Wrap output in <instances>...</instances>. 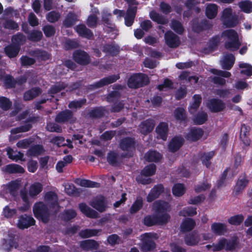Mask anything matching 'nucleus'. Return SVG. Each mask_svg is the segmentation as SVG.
Instances as JSON below:
<instances>
[{
	"label": "nucleus",
	"instance_id": "1",
	"mask_svg": "<svg viewBox=\"0 0 252 252\" xmlns=\"http://www.w3.org/2000/svg\"><path fill=\"white\" fill-rule=\"evenodd\" d=\"M44 200L46 205L42 202L36 203L34 206L33 213L35 217L46 222L50 213L57 212L59 206L57 194L54 191L46 192L45 194Z\"/></svg>",
	"mask_w": 252,
	"mask_h": 252
},
{
	"label": "nucleus",
	"instance_id": "2",
	"mask_svg": "<svg viewBox=\"0 0 252 252\" xmlns=\"http://www.w3.org/2000/svg\"><path fill=\"white\" fill-rule=\"evenodd\" d=\"M153 209L156 213V215L148 216L144 218V223L146 225L162 224L169 221L170 216L166 213L170 209V206L168 203L161 200L157 201L153 203Z\"/></svg>",
	"mask_w": 252,
	"mask_h": 252
},
{
	"label": "nucleus",
	"instance_id": "3",
	"mask_svg": "<svg viewBox=\"0 0 252 252\" xmlns=\"http://www.w3.org/2000/svg\"><path fill=\"white\" fill-rule=\"evenodd\" d=\"M221 36L225 40L224 46L230 51L237 50L241 45L237 33L233 30H227L222 32Z\"/></svg>",
	"mask_w": 252,
	"mask_h": 252
},
{
	"label": "nucleus",
	"instance_id": "4",
	"mask_svg": "<svg viewBox=\"0 0 252 252\" xmlns=\"http://www.w3.org/2000/svg\"><path fill=\"white\" fill-rule=\"evenodd\" d=\"M158 236L155 233H146L141 236L142 243L140 245L141 250L144 252L151 251L156 247L155 240L157 239Z\"/></svg>",
	"mask_w": 252,
	"mask_h": 252
},
{
	"label": "nucleus",
	"instance_id": "5",
	"mask_svg": "<svg viewBox=\"0 0 252 252\" xmlns=\"http://www.w3.org/2000/svg\"><path fill=\"white\" fill-rule=\"evenodd\" d=\"M220 20L227 28L234 27L238 23L237 17L231 8H226L223 10Z\"/></svg>",
	"mask_w": 252,
	"mask_h": 252
},
{
	"label": "nucleus",
	"instance_id": "6",
	"mask_svg": "<svg viewBox=\"0 0 252 252\" xmlns=\"http://www.w3.org/2000/svg\"><path fill=\"white\" fill-rule=\"evenodd\" d=\"M149 82L148 76L142 73L132 75L128 79L127 85L131 88H139L147 85Z\"/></svg>",
	"mask_w": 252,
	"mask_h": 252
},
{
	"label": "nucleus",
	"instance_id": "7",
	"mask_svg": "<svg viewBox=\"0 0 252 252\" xmlns=\"http://www.w3.org/2000/svg\"><path fill=\"white\" fill-rule=\"evenodd\" d=\"M206 106L209 110L214 113L223 111L225 108V103L220 99L212 98L206 102Z\"/></svg>",
	"mask_w": 252,
	"mask_h": 252
},
{
	"label": "nucleus",
	"instance_id": "8",
	"mask_svg": "<svg viewBox=\"0 0 252 252\" xmlns=\"http://www.w3.org/2000/svg\"><path fill=\"white\" fill-rule=\"evenodd\" d=\"M27 187L21 191V196L24 202L23 206L19 207V210L22 212H25L30 208V205L29 202V196H32L31 185H26Z\"/></svg>",
	"mask_w": 252,
	"mask_h": 252
},
{
	"label": "nucleus",
	"instance_id": "9",
	"mask_svg": "<svg viewBox=\"0 0 252 252\" xmlns=\"http://www.w3.org/2000/svg\"><path fill=\"white\" fill-rule=\"evenodd\" d=\"M111 14L107 12L103 11L102 15V20L105 24L104 30L108 32H112V34L114 35L112 38H115L117 33V30L115 29V26L114 24L111 23L110 18Z\"/></svg>",
	"mask_w": 252,
	"mask_h": 252
},
{
	"label": "nucleus",
	"instance_id": "10",
	"mask_svg": "<svg viewBox=\"0 0 252 252\" xmlns=\"http://www.w3.org/2000/svg\"><path fill=\"white\" fill-rule=\"evenodd\" d=\"M164 39L166 44L170 48H176L180 44L179 37L171 31L165 33Z\"/></svg>",
	"mask_w": 252,
	"mask_h": 252
},
{
	"label": "nucleus",
	"instance_id": "11",
	"mask_svg": "<svg viewBox=\"0 0 252 252\" xmlns=\"http://www.w3.org/2000/svg\"><path fill=\"white\" fill-rule=\"evenodd\" d=\"M74 61L79 64L86 65L90 62V59L88 54L82 50H76L73 53Z\"/></svg>",
	"mask_w": 252,
	"mask_h": 252
},
{
	"label": "nucleus",
	"instance_id": "12",
	"mask_svg": "<svg viewBox=\"0 0 252 252\" xmlns=\"http://www.w3.org/2000/svg\"><path fill=\"white\" fill-rule=\"evenodd\" d=\"M20 185V181L15 180L12 181L2 187L3 191L5 193L9 192L12 196H15L17 194Z\"/></svg>",
	"mask_w": 252,
	"mask_h": 252
},
{
	"label": "nucleus",
	"instance_id": "13",
	"mask_svg": "<svg viewBox=\"0 0 252 252\" xmlns=\"http://www.w3.org/2000/svg\"><path fill=\"white\" fill-rule=\"evenodd\" d=\"M118 75H113L101 79L98 82L92 85L94 89L101 88L104 86L109 85L116 81L119 79Z\"/></svg>",
	"mask_w": 252,
	"mask_h": 252
},
{
	"label": "nucleus",
	"instance_id": "14",
	"mask_svg": "<svg viewBox=\"0 0 252 252\" xmlns=\"http://www.w3.org/2000/svg\"><path fill=\"white\" fill-rule=\"evenodd\" d=\"M163 191V187L162 185L155 186L151 190L147 196V201L151 202L157 198Z\"/></svg>",
	"mask_w": 252,
	"mask_h": 252
},
{
	"label": "nucleus",
	"instance_id": "15",
	"mask_svg": "<svg viewBox=\"0 0 252 252\" xmlns=\"http://www.w3.org/2000/svg\"><path fill=\"white\" fill-rule=\"evenodd\" d=\"M235 62V57L232 54L224 55L220 61V64L222 68L229 70Z\"/></svg>",
	"mask_w": 252,
	"mask_h": 252
},
{
	"label": "nucleus",
	"instance_id": "16",
	"mask_svg": "<svg viewBox=\"0 0 252 252\" xmlns=\"http://www.w3.org/2000/svg\"><path fill=\"white\" fill-rule=\"evenodd\" d=\"M91 205L99 212H103L106 208L104 198L102 196L96 197L91 203Z\"/></svg>",
	"mask_w": 252,
	"mask_h": 252
},
{
	"label": "nucleus",
	"instance_id": "17",
	"mask_svg": "<svg viewBox=\"0 0 252 252\" xmlns=\"http://www.w3.org/2000/svg\"><path fill=\"white\" fill-rule=\"evenodd\" d=\"M204 131L200 128H192L187 134L186 138L191 141H195L199 139L203 135Z\"/></svg>",
	"mask_w": 252,
	"mask_h": 252
},
{
	"label": "nucleus",
	"instance_id": "18",
	"mask_svg": "<svg viewBox=\"0 0 252 252\" xmlns=\"http://www.w3.org/2000/svg\"><path fill=\"white\" fill-rule=\"evenodd\" d=\"M156 130L158 138L159 137L164 141L166 140L168 131L167 123L164 122L160 123L157 127Z\"/></svg>",
	"mask_w": 252,
	"mask_h": 252
},
{
	"label": "nucleus",
	"instance_id": "19",
	"mask_svg": "<svg viewBox=\"0 0 252 252\" xmlns=\"http://www.w3.org/2000/svg\"><path fill=\"white\" fill-rule=\"evenodd\" d=\"M137 10L136 6L129 7L127 10L126 14L125 16V24L127 26H131L134 21Z\"/></svg>",
	"mask_w": 252,
	"mask_h": 252
},
{
	"label": "nucleus",
	"instance_id": "20",
	"mask_svg": "<svg viewBox=\"0 0 252 252\" xmlns=\"http://www.w3.org/2000/svg\"><path fill=\"white\" fill-rule=\"evenodd\" d=\"M79 208L81 212L89 218H96L98 217V213L85 203L79 204Z\"/></svg>",
	"mask_w": 252,
	"mask_h": 252
},
{
	"label": "nucleus",
	"instance_id": "21",
	"mask_svg": "<svg viewBox=\"0 0 252 252\" xmlns=\"http://www.w3.org/2000/svg\"><path fill=\"white\" fill-rule=\"evenodd\" d=\"M32 224V218L26 215L21 216L18 220L17 225L21 229L28 228Z\"/></svg>",
	"mask_w": 252,
	"mask_h": 252
},
{
	"label": "nucleus",
	"instance_id": "22",
	"mask_svg": "<svg viewBox=\"0 0 252 252\" xmlns=\"http://www.w3.org/2000/svg\"><path fill=\"white\" fill-rule=\"evenodd\" d=\"M8 240L3 239L1 240L0 249L4 251H9L11 248H17L18 246V244L13 241L12 239V236Z\"/></svg>",
	"mask_w": 252,
	"mask_h": 252
},
{
	"label": "nucleus",
	"instance_id": "23",
	"mask_svg": "<svg viewBox=\"0 0 252 252\" xmlns=\"http://www.w3.org/2000/svg\"><path fill=\"white\" fill-rule=\"evenodd\" d=\"M155 126L154 121L149 120L143 122L139 126L140 132L143 134H146L151 132Z\"/></svg>",
	"mask_w": 252,
	"mask_h": 252
},
{
	"label": "nucleus",
	"instance_id": "24",
	"mask_svg": "<svg viewBox=\"0 0 252 252\" xmlns=\"http://www.w3.org/2000/svg\"><path fill=\"white\" fill-rule=\"evenodd\" d=\"M184 139L180 136L173 138L169 143L168 147L170 151L174 152L178 150L183 145Z\"/></svg>",
	"mask_w": 252,
	"mask_h": 252
},
{
	"label": "nucleus",
	"instance_id": "25",
	"mask_svg": "<svg viewBox=\"0 0 252 252\" xmlns=\"http://www.w3.org/2000/svg\"><path fill=\"white\" fill-rule=\"evenodd\" d=\"M50 142L58 147L67 146L69 148H73V145L71 144V141L67 139L65 142V139L63 137L57 136L53 137L51 139Z\"/></svg>",
	"mask_w": 252,
	"mask_h": 252
},
{
	"label": "nucleus",
	"instance_id": "26",
	"mask_svg": "<svg viewBox=\"0 0 252 252\" xmlns=\"http://www.w3.org/2000/svg\"><path fill=\"white\" fill-rule=\"evenodd\" d=\"M2 170L8 173H22L24 172L22 167L16 164L7 165L2 168Z\"/></svg>",
	"mask_w": 252,
	"mask_h": 252
},
{
	"label": "nucleus",
	"instance_id": "27",
	"mask_svg": "<svg viewBox=\"0 0 252 252\" xmlns=\"http://www.w3.org/2000/svg\"><path fill=\"white\" fill-rule=\"evenodd\" d=\"M72 117L71 112L66 110L59 114L56 118V121L59 123H63L68 121L71 122L73 121V120H71Z\"/></svg>",
	"mask_w": 252,
	"mask_h": 252
},
{
	"label": "nucleus",
	"instance_id": "28",
	"mask_svg": "<svg viewBox=\"0 0 252 252\" xmlns=\"http://www.w3.org/2000/svg\"><path fill=\"white\" fill-rule=\"evenodd\" d=\"M75 29L77 33L83 37L90 38L93 36V32L84 25H78Z\"/></svg>",
	"mask_w": 252,
	"mask_h": 252
},
{
	"label": "nucleus",
	"instance_id": "29",
	"mask_svg": "<svg viewBox=\"0 0 252 252\" xmlns=\"http://www.w3.org/2000/svg\"><path fill=\"white\" fill-rule=\"evenodd\" d=\"M77 185L86 188H98L99 184L88 180L77 179L75 180Z\"/></svg>",
	"mask_w": 252,
	"mask_h": 252
},
{
	"label": "nucleus",
	"instance_id": "30",
	"mask_svg": "<svg viewBox=\"0 0 252 252\" xmlns=\"http://www.w3.org/2000/svg\"><path fill=\"white\" fill-rule=\"evenodd\" d=\"M4 51L8 57L10 58H14L18 55L19 51V47L12 44L5 47Z\"/></svg>",
	"mask_w": 252,
	"mask_h": 252
},
{
	"label": "nucleus",
	"instance_id": "31",
	"mask_svg": "<svg viewBox=\"0 0 252 252\" xmlns=\"http://www.w3.org/2000/svg\"><path fill=\"white\" fill-rule=\"evenodd\" d=\"M211 228L213 233L218 235H223L226 232V226L222 223H214L212 224Z\"/></svg>",
	"mask_w": 252,
	"mask_h": 252
},
{
	"label": "nucleus",
	"instance_id": "32",
	"mask_svg": "<svg viewBox=\"0 0 252 252\" xmlns=\"http://www.w3.org/2000/svg\"><path fill=\"white\" fill-rule=\"evenodd\" d=\"M8 158L15 161H18V160H22L24 154L17 151H14L12 149L8 148L6 150Z\"/></svg>",
	"mask_w": 252,
	"mask_h": 252
},
{
	"label": "nucleus",
	"instance_id": "33",
	"mask_svg": "<svg viewBox=\"0 0 252 252\" xmlns=\"http://www.w3.org/2000/svg\"><path fill=\"white\" fill-rule=\"evenodd\" d=\"M78 15L74 12H69L63 21V25L66 27H71L78 20Z\"/></svg>",
	"mask_w": 252,
	"mask_h": 252
},
{
	"label": "nucleus",
	"instance_id": "34",
	"mask_svg": "<svg viewBox=\"0 0 252 252\" xmlns=\"http://www.w3.org/2000/svg\"><path fill=\"white\" fill-rule=\"evenodd\" d=\"M195 225V221L192 219H187L181 225V230L184 232H188L191 230Z\"/></svg>",
	"mask_w": 252,
	"mask_h": 252
},
{
	"label": "nucleus",
	"instance_id": "35",
	"mask_svg": "<svg viewBox=\"0 0 252 252\" xmlns=\"http://www.w3.org/2000/svg\"><path fill=\"white\" fill-rule=\"evenodd\" d=\"M218 6L215 4H208L206 9V15L209 19L214 18L218 13Z\"/></svg>",
	"mask_w": 252,
	"mask_h": 252
},
{
	"label": "nucleus",
	"instance_id": "36",
	"mask_svg": "<svg viewBox=\"0 0 252 252\" xmlns=\"http://www.w3.org/2000/svg\"><path fill=\"white\" fill-rule=\"evenodd\" d=\"M0 27L11 30H16L18 28L17 24L13 21L4 20L3 18H0Z\"/></svg>",
	"mask_w": 252,
	"mask_h": 252
},
{
	"label": "nucleus",
	"instance_id": "37",
	"mask_svg": "<svg viewBox=\"0 0 252 252\" xmlns=\"http://www.w3.org/2000/svg\"><path fill=\"white\" fill-rule=\"evenodd\" d=\"M238 5L241 10L246 13L252 12V1L250 0L241 1L238 3Z\"/></svg>",
	"mask_w": 252,
	"mask_h": 252
},
{
	"label": "nucleus",
	"instance_id": "38",
	"mask_svg": "<svg viewBox=\"0 0 252 252\" xmlns=\"http://www.w3.org/2000/svg\"><path fill=\"white\" fill-rule=\"evenodd\" d=\"M200 242L199 236L196 233L190 234L185 238L186 244L189 246H193Z\"/></svg>",
	"mask_w": 252,
	"mask_h": 252
},
{
	"label": "nucleus",
	"instance_id": "39",
	"mask_svg": "<svg viewBox=\"0 0 252 252\" xmlns=\"http://www.w3.org/2000/svg\"><path fill=\"white\" fill-rule=\"evenodd\" d=\"M150 18L158 24H165L168 22V19L160 15L156 11H153L150 13Z\"/></svg>",
	"mask_w": 252,
	"mask_h": 252
},
{
	"label": "nucleus",
	"instance_id": "40",
	"mask_svg": "<svg viewBox=\"0 0 252 252\" xmlns=\"http://www.w3.org/2000/svg\"><path fill=\"white\" fill-rule=\"evenodd\" d=\"M143 202L142 198L140 196L137 197L129 209L130 213L135 214L140 210L143 206Z\"/></svg>",
	"mask_w": 252,
	"mask_h": 252
},
{
	"label": "nucleus",
	"instance_id": "41",
	"mask_svg": "<svg viewBox=\"0 0 252 252\" xmlns=\"http://www.w3.org/2000/svg\"><path fill=\"white\" fill-rule=\"evenodd\" d=\"M80 246L86 250L96 249L98 246V244L94 240H87L81 242Z\"/></svg>",
	"mask_w": 252,
	"mask_h": 252
},
{
	"label": "nucleus",
	"instance_id": "42",
	"mask_svg": "<svg viewBox=\"0 0 252 252\" xmlns=\"http://www.w3.org/2000/svg\"><path fill=\"white\" fill-rule=\"evenodd\" d=\"M193 102L189 107V111L191 114L195 112L201 102L202 99L200 95L195 94L193 96Z\"/></svg>",
	"mask_w": 252,
	"mask_h": 252
},
{
	"label": "nucleus",
	"instance_id": "43",
	"mask_svg": "<svg viewBox=\"0 0 252 252\" xmlns=\"http://www.w3.org/2000/svg\"><path fill=\"white\" fill-rule=\"evenodd\" d=\"M134 147V141L132 138H125L123 139L120 143V147L124 151H128Z\"/></svg>",
	"mask_w": 252,
	"mask_h": 252
},
{
	"label": "nucleus",
	"instance_id": "44",
	"mask_svg": "<svg viewBox=\"0 0 252 252\" xmlns=\"http://www.w3.org/2000/svg\"><path fill=\"white\" fill-rule=\"evenodd\" d=\"M146 159L149 161H158L161 158V155L155 151L148 152L145 156Z\"/></svg>",
	"mask_w": 252,
	"mask_h": 252
},
{
	"label": "nucleus",
	"instance_id": "45",
	"mask_svg": "<svg viewBox=\"0 0 252 252\" xmlns=\"http://www.w3.org/2000/svg\"><path fill=\"white\" fill-rule=\"evenodd\" d=\"M100 232V230L86 229L81 231L79 235L82 238H88L97 235Z\"/></svg>",
	"mask_w": 252,
	"mask_h": 252
},
{
	"label": "nucleus",
	"instance_id": "46",
	"mask_svg": "<svg viewBox=\"0 0 252 252\" xmlns=\"http://www.w3.org/2000/svg\"><path fill=\"white\" fill-rule=\"evenodd\" d=\"M227 242V240L225 239H220L218 244L216 245H207L206 247L208 249L212 248L213 251H220L221 250L223 249H225L226 247V243Z\"/></svg>",
	"mask_w": 252,
	"mask_h": 252
},
{
	"label": "nucleus",
	"instance_id": "47",
	"mask_svg": "<svg viewBox=\"0 0 252 252\" xmlns=\"http://www.w3.org/2000/svg\"><path fill=\"white\" fill-rule=\"evenodd\" d=\"M186 191L185 187L183 184H175L172 188L173 194L176 196H181L183 195Z\"/></svg>",
	"mask_w": 252,
	"mask_h": 252
},
{
	"label": "nucleus",
	"instance_id": "48",
	"mask_svg": "<svg viewBox=\"0 0 252 252\" xmlns=\"http://www.w3.org/2000/svg\"><path fill=\"white\" fill-rule=\"evenodd\" d=\"M156 166L154 164H151L146 166L141 171L143 175L146 177L153 175L156 172Z\"/></svg>",
	"mask_w": 252,
	"mask_h": 252
},
{
	"label": "nucleus",
	"instance_id": "49",
	"mask_svg": "<svg viewBox=\"0 0 252 252\" xmlns=\"http://www.w3.org/2000/svg\"><path fill=\"white\" fill-rule=\"evenodd\" d=\"M208 116L206 113L201 112L198 113L194 119V122L197 125H202L207 121Z\"/></svg>",
	"mask_w": 252,
	"mask_h": 252
},
{
	"label": "nucleus",
	"instance_id": "50",
	"mask_svg": "<svg viewBox=\"0 0 252 252\" xmlns=\"http://www.w3.org/2000/svg\"><path fill=\"white\" fill-rule=\"evenodd\" d=\"M50 56V55L45 51L36 50L32 52V57L37 58L39 60L45 61L47 59H49Z\"/></svg>",
	"mask_w": 252,
	"mask_h": 252
},
{
	"label": "nucleus",
	"instance_id": "51",
	"mask_svg": "<svg viewBox=\"0 0 252 252\" xmlns=\"http://www.w3.org/2000/svg\"><path fill=\"white\" fill-rule=\"evenodd\" d=\"M12 44L18 47L23 44L26 41V37L21 33L15 35L12 38Z\"/></svg>",
	"mask_w": 252,
	"mask_h": 252
},
{
	"label": "nucleus",
	"instance_id": "52",
	"mask_svg": "<svg viewBox=\"0 0 252 252\" xmlns=\"http://www.w3.org/2000/svg\"><path fill=\"white\" fill-rule=\"evenodd\" d=\"M31 127V122H28V123L26 124L25 126L12 129L11 130V133L12 134H15L20 132H26L29 130Z\"/></svg>",
	"mask_w": 252,
	"mask_h": 252
},
{
	"label": "nucleus",
	"instance_id": "53",
	"mask_svg": "<svg viewBox=\"0 0 252 252\" xmlns=\"http://www.w3.org/2000/svg\"><path fill=\"white\" fill-rule=\"evenodd\" d=\"M196 209V208L192 207L186 208L179 212V215L184 217L194 216L197 214Z\"/></svg>",
	"mask_w": 252,
	"mask_h": 252
},
{
	"label": "nucleus",
	"instance_id": "54",
	"mask_svg": "<svg viewBox=\"0 0 252 252\" xmlns=\"http://www.w3.org/2000/svg\"><path fill=\"white\" fill-rule=\"evenodd\" d=\"M239 67L243 69L241 71V73L246 74L248 76L252 75V66L246 63H240Z\"/></svg>",
	"mask_w": 252,
	"mask_h": 252
},
{
	"label": "nucleus",
	"instance_id": "55",
	"mask_svg": "<svg viewBox=\"0 0 252 252\" xmlns=\"http://www.w3.org/2000/svg\"><path fill=\"white\" fill-rule=\"evenodd\" d=\"M12 103L9 99L6 97H0V107L3 110L6 111L8 110L11 106Z\"/></svg>",
	"mask_w": 252,
	"mask_h": 252
},
{
	"label": "nucleus",
	"instance_id": "56",
	"mask_svg": "<svg viewBox=\"0 0 252 252\" xmlns=\"http://www.w3.org/2000/svg\"><path fill=\"white\" fill-rule=\"evenodd\" d=\"M174 116L177 120L180 121H185L186 119L185 110L183 108H179L176 109L174 112Z\"/></svg>",
	"mask_w": 252,
	"mask_h": 252
},
{
	"label": "nucleus",
	"instance_id": "57",
	"mask_svg": "<svg viewBox=\"0 0 252 252\" xmlns=\"http://www.w3.org/2000/svg\"><path fill=\"white\" fill-rule=\"evenodd\" d=\"M248 182V180L245 177H243L242 179H239L235 188L236 192H239L241 190L243 189L247 185Z\"/></svg>",
	"mask_w": 252,
	"mask_h": 252
},
{
	"label": "nucleus",
	"instance_id": "58",
	"mask_svg": "<svg viewBox=\"0 0 252 252\" xmlns=\"http://www.w3.org/2000/svg\"><path fill=\"white\" fill-rule=\"evenodd\" d=\"M61 17V14L56 11H51L46 15L47 20L50 23H54L57 21Z\"/></svg>",
	"mask_w": 252,
	"mask_h": 252
},
{
	"label": "nucleus",
	"instance_id": "59",
	"mask_svg": "<svg viewBox=\"0 0 252 252\" xmlns=\"http://www.w3.org/2000/svg\"><path fill=\"white\" fill-rule=\"evenodd\" d=\"M210 188V184L205 182L196 186L194 188V190L196 192H201L209 189Z\"/></svg>",
	"mask_w": 252,
	"mask_h": 252
},
{
	"label": "nucleus",
	"instance_id": "60",
	"mask_svg": "<svg viewBox=\"0 0 252 252\" xmlns=\"http://www.w3.org/2000/svg\"><path fill=\"white\" fill-rule=\"evenodd\" d=\"M171 27L174 31L179 34L182 33L184 31L181 23L176 20L172 21Z\"/></svg>",
	"mask_w": 252,
	"mask_h": 252
},
{
	"label": "nucleus",
	"instance_id": "61",
	"mask_svg": "<svg viewBox=\"0 0 252 252\" xmlns=\"http://www.w3.org/2000/svg\"><path fill=\"white\" fill-rule=\"evenodd\" d=\"M214 153L213 152H210L204 154L201 157V160L204 164L208 168L210 166V163L209 160L214 156Z\"/></svg>",
	"mask_w": 252,
	"mask_h": 252
},
{
	"label": "nucleus",
	"instance_id": "62",
	"mask_svg": "<svg viewBox=\"0 0 252 252\" xmlns=\"http://www.w3.org/2000/svg\"><path fill=\"white\" fill-rule=\"evenodd\" d=\"M244 220V217L242 215H237L231 217L228 220L229 223L232 225H238L240 224Z\"/></svg>",
	"mask_w": 252,
	"mask_h": 252
},
{
	"label": "nucleus",
	"instance_id": "63",
	"mask_svg": "<svg viewBox=\"0 0 252 252\" xmlns=\"http://www.w3.org/2000/svg\"><path fill=\"white\" fill-rule=\"evenodd\" d=\"M172 83L168 79L164 80L163 84L158 86V89L160 91H167L172 88Z\"/></svg>",
	"mask_w": 252,
	"mask_h": 252
},
{
	"label": "nucleus",
	"instance_id": "64",
	"mask_svg": "<svg viewBox=\"0 0 252 252\" xmlns=\"http://www.w3.org/2000/svg\"><path fill=\"white\" fill-rule=\"evenodd\" d=\"M43 31L45 35L47 37H50L55 33V29L54 27L51 25H47L43 28Z\"/></svg>",
	"mask_w": 252,
	"mask_h": 252
}]
</instances>
